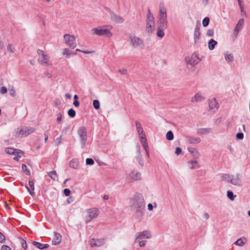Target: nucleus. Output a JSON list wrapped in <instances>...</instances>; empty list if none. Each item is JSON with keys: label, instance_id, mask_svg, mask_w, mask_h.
Segmentation results:
<instances>
[{"label": "nucleus", "instance_id": "obj_29", "mask_svg": "<svg viewBox=\"0 0 250 250\" xmlns=\"http://www.w3.org/2000/svg\"><path fill=\"white\" fill-rule=\"evenodd\" d=\"M137 130L139 134V137L140 138V139H142V137H143V138H146V134L144 132V130L143 128L142 127V126H137Z\"/></svg>", "mask_w": 250, "mask_h": 250}, {"label": "nucleus", "instance_id": "obj_18", "mask_svg": "<svg viewBox=\"0 0 250 250\" xmlns=\"http://www.w3.org/2000/svg\"><path fill=\"white\" fill-rule=\"evenodd\" d=\"M199 135H207L212 132V129L210 127L200 128L197 130Z\"/></svg>", "mask_w": 250, "mask_h": 250}, {"label": "nucleus", "instance_id": "obj_33", "mask_svg": "<svg viewBox=\"0 0 250 250\" xmlns=\"http://www.w3.org/2000/svg\"><path fill=\"white\" fill-rule=\"evenodd\" d=\"M140 141L141 142V143L144 148L145 149L146 151L147 150L148 146L146 143V138H143V137H142V139H140Z\"/></svg>", "mask_w": 250, "mask_h": 250}, {"label": "nucleus", "instance_id": "obj_34", "mask_svg": "<svg viewBox=\"0 0 250 250\" xmlns=\"http://www.w3.org/2000/svg\"><path fill=\"white\" fill-rule=\"evenodd\" d=\"M48 176L51 178V179L53 180H55L57 177V172L54 171H51L48 172Z\"/></svg>", "mask_w": 250, "mask_h": 250}, {"label": "nucleus", "instance_id": "obj_35", "mask_svg": "<svg viewBox=\"0 0 250 250\" xmlns=\"http://www.w3.org/2000/svg\"><path fill=\"white\" fill-rule=\"evenodd\" d=\"M136 160L139 163V165L142 167L144 165V160L142 155H137L136 157Z\"/></svg>", "mask_w": 250, "mask_h": 250}, {"label": "nucleus", "instance_id": "obj_40", "mask_svg": "<svg viewBox=\"0 0 250 250\" xmlns=\"http://www.w3.org/2000/svg\"><path fill=\"white\" fill-rule=\"evenodd\" d=\"M189 141L190 143L197 144L201 142V139L199 137H195L191 138Z\"/></svg>", "mask_w": 250, "mask_h": 250}, {"label": "nucleus", "instance_id": "obj_44", "mask_svg": "<svg viewBox=\"0 0 250 250\" xmlns=\"http://www.w3.org/2000/svg\"><path fill=\"white\" fill-rule=\"evenodd\" d=\"M209 23V19L208 17H205L202 21L203 26L204 27L207 26Z\"/></svg>", "mask_w": 250, "mask_h": 250}, {"label": "nucleus", "instance_id": "obj_48", "mask_svg": "<svg viewBox=\"0 0 250 250\" xmlns=\"http://www.w3.org/2000/svg\"><path fill=\"white\" fill-rule=\"evenodd\" d=\"M62 119V114L59 112L57 114V122L58 124H60Z\"/></svg>", "mask_w": 250, "mask_h": 250}, {"label": "nucleus", "instance_id": "obj_53", "mask_svg": "<svg viewBox=\"0 0 250 250\" xmlns=\"http://www.w3.org/2000/svg\"><path fill=\"white\" fill-rule=\"evenodd\" d=\"M238 0V4H239V8L241 10V13H245V12L244 11V10H243V5L241 3V0Z\"/></svg>", "mask_w": 250, "mask_h": 250}, {"label": "nucleus", "instance_id": "obj_64", "mask_svg": "<svg viewBox=\"0 0 250 250\" xmlns=\"http://www.w3.org/2000/svg\"><path fill=\"white\" fill-rule=\"evenodd\" d=\"M203 217L206 220H208L209 218V215L208 213L205 212L203 214Z\"/></svg>", "mask_w": 250, "mask_h": 250}, {"label": "nucleus", "instance_id": "obj_24", "mask_svg": "<svg viewBox=\"0 0 250 250\" xmlns=\"http://www.w3.org/2000/svg\"><path fill=\"white\" fill-rule=\"evenodd\" d=\"M103 243V241L101 240H95L93 238L90 241V245L91 247H100Z\"/></svg>", "mask_w": 250, "mask_h": 250}, {"label": "nucleus", "instance_id": "obj_60", "mask_svg": "<svg viewBox=\"0 0 250 250\" xmlns=\"http://www.w3.org/2000/svg\"><path fill=\"white\" fill-rule=\"evenodd\" d=\"M7 88L5 87L2 86L0 88V92H1V93L5 94V93H6L7 92Z\"/></svg>", "mask_w": 250, "mask_h": 250}, {"label": "nucleus", "instance_id": "obj_14", "mask_svg": "<svg viewBox=\"0 0 250 250\" xmlns=\"http://www.w3.org/2000/svg\"><path fill=\"white\" fill-rule=\"evenodd\" d=\"M201 61L197 54H193L191 58L187 61V62L192 66H194L199 62Z\"/></svg>", "mask_w": 250, "mask_h": 250}, {"label": "nucleus", "instance_id": "obj_61", "mask_svg": "<svg viewBox=\"0 0 250 250\" xmlns=\"http://www.w3.org/2000/svg\"><path fill=\"white\" fill-rule=\"evenodd\" d=\"M44 75L47 78H50L52 77V74L48 71H45L44 72Z\"/></svg>", "mask_w": 250, "mask_h": 250}, {"label": "nucleus", "instance_id": "obj_62", "mask_svg": "<svg viewBox=\"0 0 250 250\" xmlns=\"http://www.w3.org/2000/svg\"><path fill=\"white\" fill-rule=\"evenodd\" d=\"M1 250H12L8 246L3 245L1 247Z\"/></svg>", "mask_w": 250, "mask_h": 250}, {"label": "nucleus", "instance_id": "obj_4", "mask_svg": "<svg viewBox=\"0 0 250 250\" xmlns=\"http://www.w3.org/2000/svg\"><path fill=\"white\" fill-rule=\"evenodd\" d=\"M35 129L33 127L25 126L21 128H18L15 132L17 137L27 136L33 133Z\"/></svg>", "mask_w": 250, "mask_h": 250}, {"label": "nucleus", "instance_id": "obj_36", "mask_svg": "<svg viewBox=\"0 0 250 250\" xmlns=\"http://www.w3.org/2000/svg\"><path fill=\"white\" fill-rule=\"evenodd\" d=\"M21 168L23 172L26 174V175H30V171L28 168L27 166L24 164H23L21 166Z\"/></svg>", "mask_w": 250, "mask_h": 250}, {"label": "nucleus", "instance_id": "obj_56", "mask_svg": "<svg viewBox=\"0 0 250 250\" xmlns=\"http://www.w3.org/2000/svg\"><path fill=\"white\" fill-rule=\"evenodd\" d=\"M63 194L66 196H68L70 194V190L68 189V188H65L64 190H63Z\"/></svg>", "mask_w": 250, "mask_h": 250}, {"label": "nucleus", "instance_id": "obj_22", "mask_svg": "<svg viewBox=\"0 0 250 250\" xmlns=\"http://www.w3.org/2000/svg\"><path fill=\"white\" fill-rule=\"evenodd\" d=\"M188 151L195 158H198L200 156V154L197 149L194 147H188Z\"/></svg>", "mask_w": 250, "mask_h": 250}, {"label": "nucleus", "instance_id": "obj_55", "mask_svg": "<svg viewBox=\"0 0 250 250\" xmlns=\"http://www.w3.org/2000/svg\"><path fill=\"white\" fill-rule=\"evenodd\" d=\"M29 186L30 187L32 190L35 189L34 183L32 181L29 180L28 182Z\"/></svg>", "mask_w": 250, "mask_h": 250}, {"label": "nucleus", "instance_id": "obj_15", "mask_svg": "<svg viewBox=\"0 0 250 250\" xmlns=\"http://www.w3.org/2000/svg\"><path fill=\"white\" fill-rule=\"evenodd\" d=\"M129 177L133 181H137L141 179V174L140 172L133 170L129 174Z\"/></svg>", "mask_w": 250, "mask_h": 250}, {"label": "nucleus", "instance_id": "obj_43", "mask_svg": "<svg viewBox=\"0 0 250 250\" xmlns=\"http://www.w3.org/2000/svg\"><path fill=\"white\" fill-rule=\"evenodd\" d=\"M33 246L37 248L40 250H42L43 244L36 241H33L32 242Z\"/></svg>", "mask_w": 250, "mask_h": 250}, {"label": "nucleus", "instance_id": "obj_42", "mask_svg": "<svg viewBox=\"0 0 250 250\" xmlns=\"http://www.w3.org/2000/svg\"><path fill=\"white\" fill-rule=\"evenodd\" d=\"M166 138L168 140H172L173 139V134L171 131H168L166 134Z\"/></svg>", "mask_w": 250, "mask_h": 250}, {"label": "nucleus", "instance_id": "obj_54", "mask_svg": "<svg viewBox=\"0 0 250 250\" xmlns=\"http://www.w3.org/2000/svg\"><path fill=\"white\" fill-rule=\"evenodd\" d=\"M119 72H120L122 75H125L127 74V69L125 68L120 69L118 70Z\"/></svg>", "mask_w": 250, "mask_h": 250}, {"label": "nucleus", "instance_id": "obj_63", "mask_svg": "<svg viewBox=\"0 0 250 250\" xmlns=\"http://www.w3.org/2000/svg\"><path fill=\"white\" fill-rule=\"evenodd\" d=\"M146 241H141L139 242V245L140 247H144L146 244Z\"/></svg>", "mask_w": 250, "mask_h": 250}, {"label": "nucleus", "instance_id": "obj_17", "mask_svg": "<svg viewBox=\"0 0 250 250\" xmlns=\"http://www.w3.org/2000/svg\"><path fill=\"white\" fill-rule=\"evenodd\" d=\"M205 99V97L203 96L199 92H197L195 94L194 96L191 98V102L198 103L201 102Z\"/></svg>", "mask_w": 250, "mask_h": 250}, {"label": "nucleus", "instance_id": "obj_45", "mask_svg": "<svg viewBox=\"0 0 250 250\" xmlns=\"http://www.w3.org/2000/svg\"><path fill=\"white\" fill-rule=\"evenodd\" d=\"M7 50L10 52L14 53L15 52V48L13 46L12 44L11 43H9L7 45Z\"/></svg>", "mask_w": 250, "mask_h": 250}, {"label": "nucleus", "instance_id": "obj_1", "mask_svg": "<svg viewBox=\"0 0 250 250\" xmlns=\"http://www.w3.org/2000/svg\"><path fill=\"white\" fill-rule=\"evenodd\" d=\"M132 200V208L135 210V212L139 217H142L145 208V200L143 195L140 193L136 194Z\"/></svg>", "mask_w": 250, "mask_h": 250}, {"label": "nucleus", "instance_id": "obj_57", "mask_svg": "<svg viewBox=\"0 0 250 250\" xmlns=\"http://www.w3.org/2000/svg\"><path fill=\"white\" fill-rule=\"evenodd\" d=\"M23 154L22 151H21V150H20V149H16L15 154L16 155H18L19 157H21V154Z\"/></svg>", "mask_w": 250, "mask_h": 250}, {"label": "nucleus", "instance_id": "obj_3", "mask_svg": "<svg viewBox=\"0 0 250 250\" xmlns=\"http://www.w3.org/2000/svg\"><path fill=\"white\" fill-rule=\"evenodd\" d=\"M92 31L93 34L99 36H105L107 38H110L113 35L112 33L108 29H104L101 26L93 28Z\"/></svg>", "mask_w": 250, "mask_h": 250}, {"label": "nucleus", "instance_id": "obj_39", "mask_svg": "<svg viewBox=\"0 0 250 250\" xmlns=\"http://www.w3.org/2000/svg\"><path fill=\"white\" fill-rule=\"evenodd\" d=\"M234 244L235 245L242 247L245 245V243L243 241L241 238H240L237 241H236Z\"/></svg>", "mask_w": 250, "mask_h": 250}, {"label": "nucleus", "instance_id": "obj_46", "mask_svg": "<svg viewBox=\"0 0 250 250\" xmlns=\"http://www.w3.org/2000/svg\"><path fill=\"white\" fill-rule=\"evenodd\" d=\"M68 115L70 117L73 118L76 115V112L73 108H71L68 111Z\"/></svg>", "mask_w": 250, "mask_h": 250}, {"label": "nucleus", "instance_id": "obj_41", "mask_svg": "<svg viewBox=\"0 0 250 250\" xmlns=\"http://www.w3.org/2000/svg\"><path fill=\"white\" fill-rule=\"evenodd\" d=\"M93 106L96 109H99L100 106V102L98 100H94L93 101Z\"/></svg>", "mask_w": 250, "mask_h": 250}, {"label": "nucleus", "instance_id": "obj_11", "mask_svg": "<svg viewBox=\"0 0 250 250\" xmlns=\"http://www.w3.org/2000/svg\"><path fill=\"white\" fill-rule=\"evenodd\" d=\"M107 10L110 14L111 20L118 23H122L124 21V19L123 17L116 14L114 12L111 11L109 8Z\"/></svg>", "mask_w": 250, "mask_h": 250}, {"label": "nucleus", "instance_id": "obj_59", "mask_svg": "<svg viewBox=\"0 0 250 250\" xmlns=\"http://www.w3.org/2000/svg\"><path fill=\"white\" fill-rule=\"evenodd\" d=\"M181 152H182V149L180 147H177L176 148L175 152L177 155H180L181 154Z\"/></svg>", "mask_w": 250, "mask_h": 250}, {"label": "nucleus", "instance_id": "obj_12", "mask_svg": "<svg viewBox=\"0 0 250 250\" xmlns=\"http://www.w3.org/2000/svg\"><path fill=\"white\" fill-rule=\"evenodd\" d=\"M209 110L213 112H216L219 107V104L215 98L209 99L208 101Z\"/></svg>", "mask_w": 250, "mask_h": 250}, {"label": "nucleus", "instance_id": "obj_31", "mask_svg": "<svg viewBox=\"0 0 250 250\" xmlns=\"http://www.w3.org/2000/svg\"><path fill=\"white\" fill-rule=\"evenodd\" d=\"M39 62L43 65L47 64L46 55L43 54L41 58L39 59Z\"/></svg>", "mask_w": 250, "mask_h": 250}, {"label": "nucleus", "instance_id": "obj_30", "mask_svg": "<svg viewBox=\"0 0 250 250\" xmlns=\"http://www.w3.org/2000/svg\"><path fill=\"white\" fill-rule=\"evenodd\" d=\"M231 174L223 173L221 175V180L229 183Z\"/></svg>", "mask_w": 250, "mask_h": 250}, {"label": "nucleus", "instance_id": "obj_6", "mask_svg": "<svg viewBox=\"0 0 250 250\" xmlns=\"http://www.w3.org/2000/svg\"><path fill=\"white\" fill-rule=\"evenodd\" d=\"M87 212L88 214L85 218V222L86 223H88L98 216L99 210L96 208H92L88 209Z\"/></svg>", "mask_w": 250, "mask_h": 250}, {"label": "nucleus", "instance_id": "obj_8", "mask_svg": "<svg viewBox=\"0 0 250 250\" xmlns=\"http://www.w3.org/2000/svg\"><path fill=\"white\" fill-rule=\"evenodd\" d=\"M130 40L131 45L135 48L143 47L144 45L143 40L136 36H131Z\"/></svg>", "mask_w": 250, "mask_h": 250}, {"label": "nucleus", "instance_id": "obj_9", "mask_svg": "<svg viewBox=\"0 0 250 250\" xmlns=\"http://www.w3.org/2000/svg\"><path fill=\"white\" fill-rule=\"evenodd\" d=\"M229 183L235 186L240 187L242 185L241 175L239 174H231Z\"/></svg>", "mask_w": 250, "mask_h": 250}, {"label": "nucleus", "instance_id": "obj_38", "mask_svg": "<svg viewBox=\"0 0 250 250\" xmlns=\"http://www.w3.org/2000/svg\"><path fill=\"white\" fill-rule=\"evenodd\" d=\"M227 195V197L231 201H233L236 197V195H234L233 192L231 191H228Z\"/></svg>", "mask_w": 250, "mask_h": 250}, {"label": "nucleus", "instance_id": "obj_50", "mask_svg": "<svg viewBox=\"0 0 250 250\" xmlns=\"http://www.w3.org/2000/svg\"><path fill=\"white\" fill-rule=\"evenodd\" d=\"M21 245H22V248L25 250L27 249V244H26V242L25 240H24V239H21Z\"/></svg>", "mask_w": 250, "mask_h": 250}, {"label": "nucleus", "instance_id": "obj_7", "mask_svg": "<svg viewBox=\"0 0 250 250\" xmlns=\"http://www.w3.org/2000/svg\"><path fill=\"white\" fill-rule=\"evenodd\" d=\"M78 134L81 139L82 147L84 148L85 147V143L87 140V133L86 128L83 126L80 127L78 130Z\"/></svg>", "mask_w": 250, "mask_h": 250}, {"label": "nucleus", "instance_id": "obj_28", "mask_svg": "<svg viewBox=\"0 0 250 250\" xmlns=\"http://www.w3.org/2000/svg\"><path fill=\"white\" fill-rule=\"evenodd\" d=\"M217 44V42L214 40L210 39L208 43V47L209 50H212L214 49L215 46Z\"/></svg>", "mask_w": 250, "mask_h": 250}, {"label": "nucleus", "instance_id": "obj_5", "mask_svg": "<svg viewBox=\"0 0 250 250\" xmlns=\"http://www.w3.org/2000/svg\"><path fill=\"white\" fill-rule=\"evenodd\" d=\"M63 38L65 43L68 46L72 49L76 47L75 37L74 35L66 34L64 35Z\"/></svg>", "mask_w": 250, "mask_h": 250}, {"label": "nucleus", "instance_id": "obj_51", "mask_svg": "<svg viewBox=\"0 0 250 250\" xmlns=\"http://www.w3.org/2000/svg\"><path fill=\"white\" fill-rule=\"evenodd\" d=\"M214 34V30L213 29H208L207 30V35L208 36L211 37Z\"/></svg>", "mask_w": 250, "mask_h": 250}, {"label": "nucleus", "instance_id": "obj_20", "mask_svg": "<svg viewBox=\"0 0 250 250\" xmlns=\"http://www.w3.org/2000/svg\"><path fill=\"white\" fill-rule=\"evenodd\" d=\"M159 24L160 27H162L163 28H167V17H159Z\"/></svg>", "mask_w": 250, "mask_h": 250}, {"label": "nucleus", "instance_id": "obj_32", "mask_svg": "<svg viewBox=\"0 0 250 250\" xmlns=\"http://www.w3.org/2000/svg\"><path fill=\"white\" fill-rule=\"evenodd\" d=\"M16 149L11 147H7L5 149V151L6 153L10 155L15 154Z\"/></svg>", "mask_w": 250, "mask_h": 250}, {"label": "nucleus", "instance_id": "obj_49", "mask_svg": "<svg viewBox=\"0 0 250 250\" xmlns=\"http://www.w3.org/2000/svg\"><path fill=\"white\" fill-rule=\"evenodd\" d=\"M76 51H78V52H81L84 54H90V53H93L94 52V51H85V50H81L79 49H77L76 50Z\"/></svg>", "mask_w": 250, "mask_h": 250}, {"label": "nucleus", "instance_id": "obj_47", "mask_svg": "<svg viewBox=\"0 0 250 250\" xmlns=\"http://www.w3.org/2000/svg\"><path fill=\"white\" fill-rule=\"evenodd\" d=\"M94 161L92 158H87L86 159V164L88 165H93Z\"/></svg>", "mask_w": 250, "mask_h": 250}, {"label": "nucleus", "instance_id": "obj_27", "mask_svg": "<svg viewBox=\"0 0 250 250\" xmlns=\"http://www.w3.org/2000/svg\"><path fill=\"white\" fill-rule=\"evenodd\" d=\"M167 28L158 26L157 29V36L160 38H163L165 35L164 29Z\"/></svg>", "mask_w": 250, "mask_h": 250}, {"label": "nucleus", "instance_id": "obj_37", "mask_svg": "<svg viewBox=\"0 0 250 250\" xmlns=\"http://www.w3.org/2000/svg\"><path fill=\"white\" fill-rule=\"evenodd\" d=\"M225 59L228 62H230L233 61V56L232 54H227L225 55Z\"/></svg>", "mask_w": 250, "mask_h": 250}, {"label": "nucleus", "instance_id": "obj_2", "mask_svg": "<svg viewBox=\"0 0 250 250\" xmlns=\"http://www.w3.org/2000/svg\"><path fill=\"white\" fill-rule=\"evenodd\" d=\"M147 11L146 31L150 36L154 30L155 22L153 14L151 13L150 9H148Z\"/></svg>", "mask_w": 250, "mask_h": 250}, {"label": "nucleus", "instance_id": "obj_58", "mask_svg": "<svg viewBox=\"0 0 250 250\" xmlns=\"http://www.w3.org/2000/svg\"><path fill=\"white\" fill-rule=\"evenodd\" d=\"M63 54L69 56L71 55V53H70V50L68 48H65L63 51Z\"/></svg>", "mask_w": 250, "mask_h": 250}, {"label": "nucleus", "instance_id": "obj_21", "mask_svg": "<svg viewBox=\"0 0 250 250\" xmlns=\"http://www.w3.org/2000/svg\"><path fill=\"white\" fill-rule=\"evenodd\" d=\"M167 17V10L164 6L163 3H160L159 4V13L158 17Z\"/></svg>", "mask_w": 250, "mask_h": 250}, {"label": "nucleus", "instance_id": "obj_13", "mask_svg": "<svg viewBox=\"0 0 250 250\" xmlns=\"http://www.w3.org/2000/svg\"><path fill=\"white\" fill-rule=\"evenodd\" d=\"M200 23L199 22L196 24L194 33V41L195 43H197L198 42V41L200 39Z\"/></svg>", "mask_w": 250, "mask_h": 250}, {"label": "nucleus", "instance_id": "obj_19", "mask_svg": "<svg viewBox=\"0 0 250 250\" xmlns=\"http://www.w3.org/2000/svg\"><path fill=\"white\" fill-rule=\"evenodd\" d=\"M244 20L243 19H241L239 20L237 24H236V26L235 28L234 29V34L236 35V36L237 35L239 31L240 30V29L242 28V25L244 24Z\"/></svg>", "mask_w": 250, "mask_h": 250}, {"label": "nucleus", "instance_id": "obj_16", "mask_svg": "<svg viewBox=\"0 0 250 250\" xmlns=\"http://www.w3.org/2000/svg\"><path fill=\"white\" fill-rule=\"evenodd\" d=\"M54 237L52 241L53 245H58L60 244L62 241V235L56 232H54Z\"/></svg>", "mask_w": 250, "mask_h": 250}, {"label": "nucleus", "instance_id": "obj_26", "mask_svg": "<svg viewBox=\"0 0 250 250\" xmlns=\"http://www.w3.org/2000/svg\"><path fill=\"white\" fill-rule=\"evenodd\" d=\"M242 129L245 132L246 131V128L245 126H242V128H239L238 130L240 131V132H239L236 134V138L238 140H242L244 138V134L242 132Z\"/></svg>", "mask_w": 250, "mask_h": 250}, {"label": "nucleus", "instance_id": "obj_52", "mask_svg": "<svg viewBox=\"0 0 250 250\" xmlns=\"http://www.w3.org/2000/svg\"><path fill=\"white\" fill-rule=\"evenodd\" d=\"M5 237L4 235L0 232V243H3L5 242Z\"/></svg>", "mask_w": 250, "mask_h": 250}, {"label": "nucleus", "instance_id": "obj_25", "mask_svg": "<svg viewBox=\"0 0 250 250\" xmlns=\"http://www.w3.org/2000/svg\"><path fill=\"white\" fill-rule=\"evenodd\" d=\"M188 167L191 169L197 168H198L200 167L199 165L198 164L197 161L196 160L190 161L188 162Z\"/></svg>", "mask_w": 250, "mask_h": 250}, {"label": "nucleus", "instance_id": "obj_23", "mask_svg": "<svg viewBox=\"0 0 250 250\" xmlns=\"http://www.w3.org/2000/svg\"><path fill=\"white\" fill-rule=\"evenodd\" d=\"M69 167L74 169H78L79 167L78 160L76 158L72 159L69 162Z\"/></svg>", "mask_w": 250, "mask_h": 250}, {"label": "nucleus", "instance_id": "obj_10", "mask_svg": "<svg viewBox=\"0 0 250 250\" xmlns=\"http://www.w3.org/2000/svg\"><path fill=\"white\" fill-rule=\"evenodd\" d=\"M151 237L152 235L151 232L149 230H146L136 233L135 241L143 239H149Z\"/></svg>", "mask_w": 250, "mask_h": 250}]
</instances>
